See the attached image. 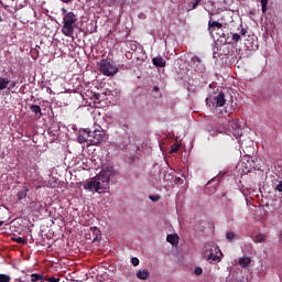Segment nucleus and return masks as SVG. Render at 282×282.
<instances>
[{
    "label": "nucleus",
    "instance_id": "f257e3e1",
    "mask_svg": "<svg viewBox=\"0 0 282 282\" xmlns=\"http://www.w3.org/2000/svg\"><path fill=\"white\" fill-rule=\"evenodd\" d=\"M116 175V170L113 167L104 169L97 177L91 178L84 184V188L89 192L96 193H107L109 191L110 177Z\"/></svg>",
    "mask_w": 282,
    "mask_h": 282
},
{
    "label": "nucleus",
    "instance_id": "f03ea898",
    "mask_svg": "<svg viewBox=\"0 0 282 282\" xmlns=\"http://www.w3.org/2000/svg\"><path fill=\"white\" fill-rule=\"evenodd\" d=\"M78 26V15L74 12H68L63 17L62 34L67 37H73L75 29Z\"/></svg>",
    "mask_w": 282,
    "mask_h": 282
},
{
    "label": "nucleus",
    "instance_id": "7ed1b4c3",
    "mask_svg": "<svg viewBox=\"0 0 282 282\" xmlns=\"http://www.w3.org/2000/svg\"><path fill=\"white\" fill-rule=\"evenodd\" d=\"M226 101V94L221 87H216L214 91L206 98L207 106L214 108L224 107Z\"/></svg>",
    "mask_w": 282,
    "mask_h": 282
},
{
    "label": "nucleus",
    "instance_id": "20e7f679",
    "mask_svg": "<svg viewBox=\"0 0 282 282\" xmlns=\"http://www.w3.org/2000/svg\"><path fill=\"white\" fill-rule=\"evenodd\" d=\"M99 70L106 76H112L116 75L119 69L113 64V61L102 59L99 64Z\"/></svg>",
    "mask_w": 282,
    "mask_h": 282
},
{
    "label": "nucleus",
    "instance_id": "39448f33",
    "mask_svg": "<svg viewBox=\"0 0 282 282\" xmlns=\"http://www.w3.org/2000/svg\"><path fill=\"white\" fill-rule=\"evenodd\" d=\"M105 139L100 129L90 130L89 144L97 145Z\"/></svg>",
    "mask_w": 282,
    "mask_h": 282
},
{
    "label": "nucleus",
    "instance_id": "423d86ee",
    "mask_svg": "<svg viewBox=\"0 0 282 282\" xmlns=\"http://www.w3.org/2000/svg\"><path fill=\"white\" fill-rule=\"evenodd\" d=\"M228 127H229V132L232 133L235 138H237V135L242 134L241 133V124L238 119H232L231 121H229Z\"/></svg>",
    "mask_w": 282,
    "mask_h": 282
},
{
    "label": "nucleus",
    "instance_id": "0eeeda50",
    "mask_svg": "<svg viewBox=\"0 0 282 282\" xmlns=\"http://www.w3.org/2000/svg\"><path fill=\"white\" fill-rule=\"evenodd\" d=\"M100 229H98L97 227H91L88 234H86V238L89 239L91 242L100 241Z\"/></svg>",
    "mask_w": 282,
    "mask_h": 282
},
{
    "label": "nucleus",
    "instance_id": "6e6552de",
    "mask_svg": "<svg viewBox=\"0 0 282 282\" xmlns=\"http://www.w3.org/2000/svg\"><path fill=\"white\" fill-rule=\"evenodd\" d=\"M192 67L197 73H205L206 72L205 64H203V61L197 56L192 57Z\"/></svg>",
    "mask_w": 282,
    "mask_h": 282
},
{
    "label": "nucleus",
    "instance_id": "1a4fd4ad",
    "mask_svg": "<svg viewBox=\"0 0 282 282\" xmlns=\"http://www.w3.org/2000/svg\"><path fill=\"white\" fill-rule=\"evenodd\" d=\"M77 142L79 144H84V143H90V129H83L79 130V135L77 138Z\"/></svg>",
    "mask_w": 282,
    "mask_h": 282
},
{
    "label": "nucleus",
    "instance_id": "9d476101",
    "mask_svg": "<svg viewBox=\"0 0 282 282\" xmlns=\"http://www.w3.org/2000/svg\"><path fill=\"white\" fill-rule=\"evenodd\" d=\"M246 47L250 51H256L259 48V42L258 37H254V35H248V39L245 42Z\"/></svg>",
    "mask_w": 282,
    "mask_h": 282
},
{
    "label": "nucleus",
    "instance_id": "9b49d317",
    "mask_svg": "<svg viewBox=\"0 0 282 282\" xmlns=\"http://www.w3.org/2000/svg\"><path fill=\"white\" fill-rule=\"evenodd\" d=\"M221 29H223V23L218 21H213V17H209V21L207 24V31L209 32V34L213 35V32Z\"/></svg>",
    "mask_w": 282,
    "mask_h": 282
},
{
    "label": "nucleus",
    "instance_id": "f8f14e48",
    "mask_svg": "<svg viewBox=\"0 0 282 282\" xmlns=\"http://www.w3.org/2000/svg\"><path fill=\"white\" fill-rule=\"evenodd\" d=\"M217 251H220V249H218L217 247H214V250L213 248L205 250V256L207 257V260L218 261L220 257L217 254Z\"/></svg>",
    "mask_w": 282,
    "mask_h": 282
},
{
    "label": "nucleus",
    "instance_id": "ddd939ff",
    "mask_svg": "<svg viewBox=\"0 0 282 282\" xmlns=\"http://www.w3.org/2000/svg\"><path fill=\"white\" fill-rule=\"evenodd\" d=\"M152 63L156 66V67H164L166 66V61L161 57V56H156L152 59Z\"/></svg>",
    "mask_w": 282,
    "mask_h": 282
},
{
    "label": "nucleus",
    "instance_id": "4468645a",
    "mask_svg": "<svg viewBox=\"0 0 282 282\" xmlns=\"http://www.w3.org/2000/svg\"><path fill=\"white\" fill-rule=\"evenodd\" d=\"M30 192L29 187L23 186L17 194L19 200L25 199L28 193Z\"/></svg>",
    "mask_w": 282,
    "mask_h": 282
},
{
    "label": "nucleus",
    "instance_id": "2eb2a0df",
    "mask_svg": "<svg viewBox=\"0 0 282 282\" xmlns=\"http://www.w3.org/2000/svg\"><path fill=\"white\" fill-rule=\"evenodd\" d=\"M265 239H267V236L265 234H256L254 238H253V242L256 243H262V242H265Z\"/></svg>",
    "mask_w": 282,
    "mask_h": 282
},
{
    "label": "nucleus",
    "instance_id": "dca6fc26",
    "mask_svg": "<svg viewBox=\"0 0 282 282\" xmlns=\"http://www.w3.org/2000/svg\"><path fill=\"white\" fill-rule=\"evenodd\" d=\"M10 84V79L6 77H0V90H4L8 88Z\"/></svg>",
    "mask_w": 282,
    "mask_h": 282
},
{
    "label": "nucleus",
    "instance_id": "f3484780",
    "mask_svg": "<svg viewBox=\"0 0 282 282\" xmlns=\"http://www.w3.org/2000/svg\"><path fill=\"white\" fill-rule=\"evenodd\" d=\"M29 108H30L31 112H33V113H35V115H40V117L43 116V113L41 112V107H40V105H34V104H32V105H30Z\"/></svg>",
    "mask_w": 282,
    "mask_h": 282
},
{
    "label": "nucleus",
    "instance_id": "a211bd4d",
    "mask_svg": "<svg viewBox=\"0 0 282 282\" xmlns=\"http://www.w3.org/2000/svg\"><path fill=\"white\" fill-rule=\"evenodd\" d=\"M150 276V273L147 270L138 271L137 272V278L140 280H148Z\"/></svg>",
    "mask_w": 282,
    "mask_h": 282
},
{
    "label": "nucleus",
    "instance_id": "6ab92c4d",
    "mask_svg": "<svg viewBox=\"0 0 282 282\" xmlns=\"http://www.w3.org/2000/svg\"><path fill=\"white\" fill-rule=\"evenodd\" d=\"M127 47L130 48L132 53H135L138 51V42L129 41L127 42Z\"/></svg>",
    "mask_w": 282,
    "mask_h": 282
},
{
    "label": "nucleus",
    "instance_id": "aec40b11",
    "mask_svg": "<svg viewBox=\"0 0 282 282\" xmlns=\"http://www.w3.org/2000/svg\"><path fill=\"white\" fill-rule=\"evenodd\" d=\"M239 264L241 265V268H248V265L250 264L251 262V259L249 257H246V258H240L238 260Z\"/></svg>",
    "mask_w": 282,
    "mask_h": 282
},
{
    "label": "nucleus",
    "instance_id": "412c9836",
    "mask_svg": "<svg viewBox=\"0 0 282 282\" xmlns=\"http://www.w3.org/2000/svg\"><path fill=\"white\" fill-rule=\"evenodd\" d=\"M166 241L170 242L171 245H175L178 242V238L173 234H169L166 237Z\"/></svg>",
    "mask_w": 282,
    "mask_h": 282
},
{
    "label": "nucleus",
    "instance_id": "4be33fe9",
    "mask_svg": "<svg viewBox=\"0 0 282 282\" xmlns=\"http://www.w3.org/2000/svg\"><path fill=\"white\" fill-rule=\"evenodd\" d=\"M44 275L40 274V273H32L31 274V282H39V281H43Z\"/></svg>",
    "mask_w": 282,
    "mask_h": 282
},
{
    "label": "nucleus",
    "instance_id": "5701e85b",
    "mask_svg": "<svg viewBox=\"0 0 282 282\" xmlns=\"http://www.w3.org/2000/svg\"><path fill=\"white\" fill-rule=\"evenodd\" d=\"M30 0H19L17 2V9L21 10L24 9V7H26L29 4Z\"/></svg>",
    "mask_w": 282,
    "mask_h": 282
},
{
    "label": "nucleus",
    "instance_id": "b1692460",
    "mask_svg": "<svg viewBox=\"0 0 282 282\" xmlns=\"http://www.w3.org/2000/svg\"><path fill=\"white\" fill-rule=\"evenodd\" d=\"M226 238L228 239L229 242L235 241L236 238H238V236H236V234L234 231H228L226 234Z\"/></svg>",
    "mask_w": 282,
    "mask_h": 282
},
{
    "label": "nucleus",
    "instance_id": "393cba45",
    "mask_svg": "<svg viewBox=\"0 0 282 282\" xmlns=\"http://www.w3.org/2000/svg\"><path fill=\"white\" fill-rule=\"evenodd\" d=\"M260 4H261L262 13H265L268 9L269 0H260Z\"/></svg>",
    "mask_w": 282,
    "mask_h": 282
},
{
    "label": "nucleus",
    "instance_id": "a878e982",
    "mask_svg": "<svg viewBox=\"0 0 282 282\" xmlns=\"http://www.w3.org/2000/svg\"><path fill=\"white\" fill-rule=\"evenodd\" d=\"M203 0H194V1H191L188 3V7L191 10H196L197 6L202 2Z\"/></svg>",
    "mask_w": 282,
    "mask_h": 282
},
{
    "label": "nucleus",
    "instance_id": "bb28decb",
    "mask_svg": "<svg viewBox=\"0 0 282 282\" xmlns=\"http://www.w3.org/2000/svg\"><path fill=\"white\" fill-rule=\"evenodd\" d=\"M11 276L9 274L0 273V282H10Z\"/></svg>",
    "mask_w": 282,
    "mask_h": 282
},
{
    "label": "nucleus",
    "instance_id": "cd10ccee",
    "mask_svg": "<svg viewBox=\"0 0 282 282\" xmlns=\"http://www.w3.org/2000/svg\"><path fill=\"white\" fill-rule=\"evenodd\" d=\"M231 40L234 41V43H239V41H241V34L238 33H234Z\"/></svg>",
    "mask_w": 282,
    "mask_h": 282
},
{
    "label": "nucleus",
    "instance_id": "c85d7f7f",
    "mask_svg": "<svg viewBox=\"0 0 282 282\" xmlns=\"http://www.w3.org/2000/svg\"><path fill=\"white\" fill-rule=\"evenodd\" d=\"M14 241L20 245H25L28 242L25 238L22 237L15 238Z\"/></svg>",
    "mask_w": 282,
    "mask_h": 282
},
{
    "label": "nucleus",
    "instance_id": "c756f323",
    "mask_svg": "<svg viewBox=\"0 0 282 282\" xmlns=\"http://www.w3.org/2000/svg\"><path fill=\"white\" fill-rule=\"evenodd\" d=\"M48 282H59L61 281V278L59 276H51V278H47Z\"/></svg>",
    "mask_w": 282,
    "mask_h": 282
},
{
    "label": "nucleus",
    "instance_id": "7c9ffc66",
    "mask_svg": "<svg viewBox=\"0 0 282 282\" xmlns=\"http://www.w3.org/2000/svg\"><path fill=\"white\" fill-rule=\"evenodd\" d=\"M194 273H195L197 276H199V274L203 273V268L196 267V268L194 269Z\"/></svg>",
    "mask_w": 282,
    "mask_h": 282
},
{
    "label": "nucleus",
    "instance_id": "2f4dec72",
    "mask_svg": "<svg viewBox=\"0 0 282 282\" xmlns=\"http://www.w3.org/2000/svg\"><path fill=\"white\" fill-rule=\"evenodd\" d=\"M149 199L152 200V202H159L160 196L159 195H151V196H149Z\"/></svg>",
    "mask_w": 282,
    "mask_h": 282
},
{
    "label": "nucleus",
    "instance_id": "473e14b6",
    "mask_svg": "<svg viewBox=\"0 0 282 282\" xmlns=\"http://www.w3.org/2000/svg\"><path fill=\"white\" fill-rule=\"evenodd\" d=\"M93 98H94L95 101H99L100 100V93H95L93 95Z\"/></svg>",
    "mask_w": 282,
    "mask_h": 282
},
{
    "label": "nucleus",
    "instance_id": "72a5a7b5",
    "mask_svg": "<svg viewBox=\"0 0 282 282\" xmlns=\"http://www.w3.org/2000/svg\"><path fill=\"white\" fill-rule=\"evenodd\" d=\"M275 191L282 193V181L278 183V185L275 186Z\"/></svg>",
    "mask_w": 282,
    "mask_h": 282
},
{
    "label": "nucleus",
    "instance_id": "f704fd0d",
    "mask_svg": "<svg viewBox=\"0 0 282 282\" xmlns=\"http://www.w3.org/2000/svg\"><path fill=\"white\" fill-rule=\"evenodd\" d=\"M131 262L134 267H137L140 263V260L138 258H132Z\"/></svg>",
    "mask_w": 282,
    "mask_h": 282
},
{
    "label": "nucleus",
    "instance_id": "c9c22d12",
    "mask_svg": "<svg viewBox=\"0 0 282 282\" xmlns=\"http://www.w3.org/2000/svg\"><path fill=\"white\" fill-rule=\"evenodd\" d=\"M31 169L34 171V173H37V171H39V165H37L36 163H33V164L31 165Z\"/></svg>",
    "mask_w": 282,
    "mask_h": 282
},
{
    "label": "nucleus",
    "instance_id": "e433bc0d",
    "mask_svg": "<svg viewBox=\"0 0 282 282\" xmlns=\"http://www.w3.org/2000/svg\"><path fill=\"white\" fill-rule=\"evenodd\" d=\"M144 108L147 110H153L154 109V105L153 104H147Z\"/></svg>",
    "mask_w": 282,
    "mask_h": 282
},
{
    "label": "nucleus",
    "instance_id": "4c0bfd02",
    "mask_svg": "<svg viewBox=\"0 0 282 282\" xmlns=\"http://www.w3.org/2000/svg\"><path fill=\"white\" fill-rule=\"evenodd\" d=\"M180 150V145H173L172 149H171V152L172 153H175Z\"/></svg>",
    "mask_w": 282,
    "mask_h": 282
},
{
    "label": "nucleus",
    "instance_id": "58836bf2",
    "mask_svg": "<svg viewBox=\"0 0 282 282\" xmlns=\"http://www.w3.org/2000/svg\"><path fill=\"white\" fill-rule=\"evenodd\" d=\"M126 57H127V58H132V57H133V52L131 53V51H128V52L126 53Z\"/></svg>",
    "mask_w": 282,
    "mask_h": 282
},
{
    "label": "nucleus",
    "instance_id": "ea45409f",
    "mask_svg": "<svg viewBox=\"0 0 282 282\" xmlns=\"http://www.w3.org/2000/svg\"><path fill=\"white\" fill-rule=\"evenodd\" d=\"M61 12L65 15V14H67V13H69V12H67V9L66 8H62L61 9Z\"/></svg>",
    "mask_w": 282,
    "mask_h": 282
},
{
    "label": "nucleus",
    "instance_id": "a19ab883",
    "mask_svg": "<svg viewBox=\"0 0 282 282\" xmlns=\"http://www.w3.org/2000/svg\"><path fill=\"white\" fill-rule=\"evenodd\" d=\"M246 35H247V31L242 29V30L240 31V36H246Z\"/></svg>",
    "mask_w": 282,
    "mask_h": 282
},
{
    "label": "nucleus",
    "instance_id": "79ce46f5",
    "mask_svg": "<svg viewBox=\"0 0 282 282\" xmlns=\"http://www.w3.org/2000/svg\"><path fill=\"white\" fill-rule=\"evenodd\" d=\"M17 87V82H13L10 84V88H15Z\"/></svg>",
    "mask_w": 282,
    "mask_h": 282
},
{
    "label": "nucleus",
    "instance_id": "37998d69",
    "mask_svg": "<svg viewBox=\"0 0 282 282\" xmlns=\"http://www.w3.org/2000/svg\"><path fill=\"white\" fill-rule=\"evenodd\" d=\"M153 90H154V91H160V87H159V86H154V87H153Z\"/></svg>",
    "mask_w": 282,
    "mask_h": 282
},
{
    "label": "nucleus",
    "instance_id": "c03bdc74",
    "mask_svg": "<svg viewBox=\"0 0 282 282\" xmlns=\"http://www.w3.org/2000/svg\"><path fill=\"white\" fill-rule=\"evenodd\" d=\"M62 2L68 4L69 2H72V0H61Z\"/></svg>",
    "mask_w": 282,
    "mask_h": 282
},
{
    "label": "nucleus",
    "instance_id": "a18cd8bd",
    "mask_svg": "<svg viewBox=\"0 0 282 282\" xmlns=\"http://www.w3.org/2000/svg\"><path fill=\"white\" fill-rule=\"evenodd\" d=\"M18 2H20V0H15V9L18 10Z\"/></svg>",
    "mask_w": 282,
    "mask_h": 282
},
{
    "label": "nucleus",
    "instance_id": "49530a36",
    "mask_svg": "<svg viewBox=\"0 0 282 282\" xmlns=\"http://www.w3.org/2000/svg\"><path fill=\"white\" fill-rule=\"evenodd\" d=\"M47 93H52V88L51 87H47Z\"/></svg>",
    "mask_w": 282,
    "mask_h": 282
},
{
    "label": "nucleus",
    "instance_id": "de8ad7c7",
    "mask_svg": "<svg viewBox=\"0 0 282 282\" xmlns=\"http://www.w3.org/2000/svg\"><path fill=\"white\" fill-rule=\"evenodd\" d=\"M220 197H221V199H224V197H226V194H223Z\"/></svg>",
    "mask_w": 282,
    "mask_h": 282
},
{
    "label": "nucleus",
    "instance_id": "09e8293b",
    "mask_svg": "<svg viewBox=\"0 0 282 282\" xmlns=\"http://www.w3.org/2000/svg\"><path fill=\"white\" fill-rule=\"evenodd\" d=\"M3 224H4V221H0V227H2Z\"/></svg>",
    "mask_w": 282,
    "mask_h": 282
}]
</instances>
